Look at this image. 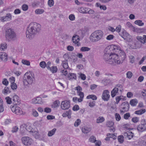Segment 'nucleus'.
<instances>
[{"mask_svg": "<svg viewBox=\"0 0 146 146\" xmlns=\"http://www.w3.org/2000/svg\"><path fill=\"white\" fill-rule=\"evenodd\" d=\"M10 108L12 111L17 115H21L24 114L25 113L23 112L21 108L17 106L16 105L13 106H11L10 107Z\"/></svg>", "mask_w": 146, "mask_h": 146, "instance_id": "obj_8", "label": "nucleus"}, {"mask_svg": "<svg viewBox=\"0 0 146 146\" xmlns=\"http://www.w3.org/2000/svg\"><path fill=\"white\" fill-rule=\"evenodd\" d=\"M110 92L108 90H105L103 92L102 98L104 101H108L110 99Z\"/></svg>", "mask_w": 146, "mask_h": 146, "instance_id": "obj_12", "label": "nucleus"}, {"mask_svg": "<svg viewBox=\"0 0 146 146\" xmlns=\"http://www.w3.org/2000/svg\"><path fill=\"white\" fill-rule=\"evenodd\" d=\"M104 35L103 32L100 30H98L93 32L90 36V41L92 42H96L101 40Z\"/></svg>", "mask_w": 146, "mask_h": 146, "instance_id": "obj_4", "label": "nucleus"}, {"mask_svg": "<svg viewBox=\"0 0 146 146\" xmlns=\"http://www.w3.org/2000/svg\"><path fill=\"white\" fill-rule=\"evenodd\" d=\"M40 66L42 68H45L46 66V62L44 61H42L40 62Z\"/></svg>", "mask_w": 146, "mask_h": 146, "instance_id": "obj_41", "label": "nucleus"}, {"mask_svg": "<svg viewBox=\"0 0 146 146\" xmlns=\"http://www.w3.org/2000/svg\"><path fill=\"white\" fill-rule=\"evenodd\" d=\"M49 70L52 72V73H56L57 71V68L56 66H53L51 67H50Z\"/></svg>", "mask_w": 146, "mask_h": 146, "instance_id": "obj_31", "label": "nucleus"}, {"mask_svg": "<svg viewBox=\"0 0 146 146\" xmlns=\"http://www.w3.org/2000/svg\"><path fill=\"white\" fill-rule=\"evenodd\" d=\"M22 142L24 145L29 146L33 143V140L31 138L27 136L23 137L21 138Z\"/></svg>", "mask_w": 146, "mask_h": 146, "instance_id": "obj_9", "label": "nucleus"}, {"mask_svg": "<svg viewBox=\"0 0 146 146\" xmlns=\"http://www.w3.org/2000/svg\"><path fill=\"white\" fill-rule=\"evenodd\" d=\"M119 54L113 53L110 55V56L105 61L108 63L113 65L122 63L126 58V56L124 51L119 50Z\"/></svg>", "mask_w": 146, "mask_h": 146, "instance_id": "obj_1", "label": "nucleus"}, {"mask_svg": "<svg viewBox=\"0 0 146 146\" xmlns=\"http://www.w3.org/2000/svg\"><path fill=\"white\" fill-rule=\"evenodd\" d=\"M48 6L50 7L52 6L54 4V0H49L48 1Z\"/></svg>", "mask_w": 146, "mask_h": 146, "instance_id": "obj_53", "label": "nucleus"}, {"mask_svg": "<svg viewBox=\"0 0 146 146\" xmlns=\"http://www.w3.org/2000/svg\"><path fill=\"white\" fill-rule=\"evenodd\" d=\"M107 136H110V138H113V139H116L117 137L115 135L112 133H108L107 134Z\"/></svg>", "mask_w": 146, "mask_h": 146, "instance_id": "obj_48", "label": "nucleus"}, {"mask_svg": "<svg viewBox=\"0 0 146 146\" xmlns=\"http://www.w3.org/2000/svg\"><path fill=\"white\" fill-rule=\"evenodd\" d=\"M119 35L125 41L130 42L132 40L131 36L125 30H123L122 31L120 32Z\"/></svg>", "mask_w": 146, "mask_h": 146, "instance_id": "obj_7", "label": "nucleus"}, {"mask_svg": "<svg viewBox=\"0 0 146 146\" xmlns=\"http://www.w3.org/2000/svg\"><path fill=\"white\" fill-rule=\"evenodd\" d=\"M117 139L119 142L123 143L124 141V137L122 135H119L117 137Z\"/></svg>", "mask_w": 146, "mask_h": 146, "instance_id": "obj_36", "label": "nucleus"}, {"mask_svg": "<svg viewBox=\"0 0 146 146\" xmlns=\"http://www.w3.org/2000/svg\"><path fill=\"white\" fill-rule=\"evenodd\" d=\"M145 109H141L140 110L136 111L135 112V113L138 115H141L145 112Z\"/></svg>", "mask_w": 146, "mask_h": 146, "instance_id": "obj_25", "label": "nucleus"}, {"mask_svg": "<svg viewBox=\"0 0 146 146\" xmlns=\"http://www.w3.org/2000/svg\"><path fill=\"white\" fill-rule=\"evenodd\" d=\"M91 130V129L90 128L86 127L84 129L83 128V133H87L89 132Z\"/></svg>", "mask_w": 146, "mask_h": 146, "instance_id": "obj_38", "label": "nucleus"}, {"mask_svg": "<svg viewBox=\"0 0 146 146\" xmlns=\"http://www.w3.org/2000/svg\"><path fill=\"white\" fill-rule=\"evenodd\" d=\"M89 141L92 142H95L97 141L96 138L93 136H92L89 139Z\"/></svg>", "mask_w": 146, "mask_h": 146, "instance_id": "obj_58", "label": "nucleus"}, {"mask_svg": "<svg viewBox=\"0 0 146 146\" xmlns=\"http://www.w3.org/2000/svg\"><path fill=\"white\" fill-rule=\"evenodd\" d=\"M132 121L134 123H136L139 121V118L138 117H135L132 118Z\"/></svg>", "mask_w": 146, "mask_h": 146, "instance_id": "obj_54", "label": "nucleus"}, {"mask_svg": "<svg viewBox=\"0 0 146 146\" xmlns=\"http://www.w3.org/2000/svg\"><path fill=\"white\" fill-rule=\"evenodd\" d=\"M68 78L69 80L73 79H75L76 78V76L75 74L73 73H69L68 74Z\"/></svg>", "mask_w": 146, "mask_h": 146, "instance_id": "obj_24", "label": "nucleus"}, {"mask_svg": "<svg viewBox=\"0 0 146 146\" xmlns=\"http://www.w3.org/2000/svg\"><path fill=\"white\" fill-rule=\"evenodd\" d=\"M19 129L18 127L17 126H14L12 128L11 131L12 133H15Z\"/></svg>", "mask_w": 146, "mask_h": 146, "instance_id": "obj_56", "label": "nucleus"}, {"mask_svg": "<svg viewBox=\"0 0 146 146\" xmlns=\"http://www.w3.org/2000/svg\"><path fill=\"white\" fill-rule=\"evenodd\" d=\"M12 100L13 104L16 105L19 104L20 103V100L19 97L16 95H14L13 97Z\"/></svg>", "mask_w": 146, "mask_h": 146, "instance_id": "obj_16", "label": "nucleus"}, {"mask_svg": "<svg viewBox=\"0 0 146 146\" xmlns=\"http://www.w3.org/2000/svg\"><path fill=\"white\" fill-rule=\"evenodd\" d=\"M51 109L48 107L45 108L44 109V111L46 113H49L51 112Z\"/></svg>", "mask_w": 146, "mask_h": 146, "instance_id": "obj_64", "label": "nucleus"}, {"mask_svg": "<svg viewBox=\"0 0 146 146\" xmlns=\"http://www.w3.org/2000/svg\"><path fill=\"white\" fill-rule=\"evenodd\" d=\"M5 37L9 40H14L16 38V34L13 29L8 27L5 29Z\"/></svg>", "mask_w": 146, "mask_h": 146, "instance_id": "obj_6", "label": "nucleus"}, {"mask_svg": "<svg viewBox=\"0 0 146 146\" xmlns=\"http://www.w3.org/2000/svg\"><path fill=\"white\" fill-rule=\"evenodd\" d=\"M41 26L36 22H31L28 27L26 31V36L29 39H31L32 35L38 33L40 30Z\"/></svg>", "mask_w": 146, "mask_h": 146, "instance_id": "obj_2", "label": "nucleus"}, {"mask_svg": "<svg viewBox=\"0 0 146 146\" xmlns=\"http://www.w3.org/2000/svg\"><path fill=\"white\" fill-rule=\"evenodd\" d=\"M119 89L118 88L115 87L111 91V95L112 97L113 98L116 95V94L118 92Z\"/></svg>", "mask_w": 146, "mask_h": 146, "instance_id": "obj_21", "label": "nucleus"}, {"mask_svg": "<svg viewBox=\"0 0 146 146\" xmlns=\"http://www.w3.org/2000/svg\"><path fill=\"white\" fill-rule=\"evenodd\" d=\"M113 122L111 121H108L106 123V125L108 127H111L113 126Z\"/></svg>", "mask_w": 146, "mask_h": 146, "instance_id": "obj_37", "label": "nucleus"}, {"mask_svg": "<svg viewBox=\"0 0 146 146\" xmlns=\"http://www.w3.org/2000/svg\"><path fill=\"white\" fill-rule=\"evenodd\" d=\"M81 120L80 119H77L74 123V126L75 127H77L80 124Z\"/></svg>", "mask_w": 146, "mask_h": 146, "instance_id": "obj_47", "label": "nucleus"}, {"mask_svg": "<svg viewBox=\"0 0 146 146\" xmlns=\"http://www.w3.org/2000/svg\"><path fill=\"white\" fill-rule=\"evenodd\" d=\"M28 85L32 84L35 80V78L34 77H32L30 75H28Z\"/></svg>", "mask_w": 146, "mask_h": 146, "instance_id": "obj_30", "label": "nucleus"}, {"mask_svg": "<svg viewBox=\"0 0 146 146\" xmlns=\"http://www.w3.org/2000/svg\"><path fill=\"white\" fill-rule=\"evenodd\" d=\"M71 111L69 110L68 111H66L65 113H63L62 115V116L63 117H68V118H70L71 117Z\"/></svg>", "mask_w": 146, "mask_h": 146, "instance_id": "obj_22", "label": "nucleus"}, {"mask_svg": "<svg viewBox=\"0 0 146 146\" xmlns=\"http://www.w3.org/2000/svg\"><path fill=\"white\" fill-rule=\"evenodd\" d=\"M11 86L12 89L13 90H16L17 88V85L15 83L12 82L11 83Z\"/></svg>", "mask_w": 146, "mask_h": 146, "instance_id": "obj_44", "label": "nucleus"}, {"mask_svg": "<svg viewBox=\"0 0 146 146\" xmlns=\"http://www.w3.org/2000/svg\"><path fill=\"white\" fill-rule=\"evenodd\" d=\"M28 75L26 73L23 77V82L25 86H28Z\"/></svg>", "mask_w": 146, "mask_h": 146, "instance_id": "obj_18", "label": "nucleus"}, {"mask_svg": "<svg viewBox=\"0 0 146 146\" xmlns=\"http://www.w3.org/2000/svg\"><path fill=\"white\" fill-rule=\"evenodd\" d=\"M89 31L88 28L87 27H84V30H83V35L84 34H88V32Z\"/></svg>", "mask_w": 146, "mask_h": 146, "instance_id": "obj_50", "label": "nucleus"}, {"mask_svg": "<svg viewBox=\"0 0 146 146\" xmlns=\"http://www.w3.org/2000/svg\"><path fill=\"white\" fill-rule=\"evenodd\" d=\"M133 45L134 46H133V48H140L142 46V44L139 41H137L133 43Z\"/></svg>", "mask_w": 146, "mask_h": 146, "instance_id": "obj_23", "label": "nucleus"}, {"mask_svg": "<svg viewBox=\"0 0 146 146\" xmlns=\"http://www.w3.org/2000/svg\"><path fill=\"white\" fill-rule=\"evenodd\" d=\"M67 62V60H66V61H63L62 62V64H63V67L65 69H67L68 67V66Z\"/></svg>", "mask_w": 146, "mask_h": 146, "instance_id": "obj_39", "label": "nucleus"}, {"mask_svg": "<svg viewBox=\"0 0 146 146\" xmlns=\"http://www.w3.org/2000/svg\"><path fill=\"white\" fill-rule=\"evenodd\" d=\"M87 99H92L93 100H96L97 99L96 96L94 95H90L87 96Z\"/></svg>", "mask_w": 146, "mask_h": 146, "instance_id": "obj_32", "label": "nucleus"}, {"mask_svg": "<svg viewBox=\"0 0 146 146\" xmlns=\"http://www.w3.org/2000/svg\"><path fill=\"white\" fill-rule=\"evenodd\" d=\"M145 123V119H142L141 121V123L139 124L137 127V129L138 131L140 132H142L145 130V127L144 126Z\"/></svg>", "mask_w": 146, "mask_h": 146, "instance_id": "obj_13", "label": "nucleus"}, {"mask_svg": "<svg viewBox=\"0 0 146 146\" xmlns=\"http://www.w3.org/2000/svg\"><path fill=\"white\" fill-rule=\"evenodd\" d=\"M59 105L60 103L59 101L56 100L54 102L53 105H52V106L53 107L55 108L59 106Z\"/></svg>", "mask_w": 146, "mask_h": 146, "instance_id": "obj_45", "label": "nucleus"}, {"mask_svg": "<svg viewBox=\"0 0 146 146\" xmlns=\"http://www.w3.org/2000/svg\"><path fill=\"white\" fill-rule=\"evenodd\" d=\"M130 117V115L129 113H127L124 115V118L125 119H128L129 117Z\"/></svg>", "mask_w": 146, "mask_h": 146, "instance_id": "obj_60", "label": "nucleus"}, {"mask_svg": "<svg viewBox=\"0 0 146 146\" xmlns=\"http://www.w3.org/2000/svg\"><path fill=\"white\" fill-rule=\"evenodd\" d=\"M115 117L116 120L117 121H119L121 119V117L120 115L117 113H116L115 114Z\"/></svg>", "mask_w": 146, "mask_h": 146, "instance_id": "obj_52", "label": "nucleus"}, {"mask_svg": "<svg viewBox=\"0 0 146 146\" xmlns=\"http://www.w3.org/2000/svg\"><path fill=\"white\" fill-rule=\"evenodd\" d=\"M121 109L120 110V113L121 114H123L125 112L128 111L129 108V105L127 102H126L123 103L121 104Z\"/></svg>", "mask_w": 146, "mask_h": 146, "instance_id": "obj_10", "label": "nucleus"}, {"mask_svg": "<svg viewBox=\"0 0 146 146\" xmlns=\"http://www.w3.org/2000/svg\"><path fill=\"white\" fill-rule=\"evenodd\" d=\"M104 120V118L103 117H100L97 119L96 122L97 123H101L103 122Z\"/></svg>", "mask_w": 146, "mask_h": 146, "instance_id": "obj_33", "label": "nucleus"}, {"mask_svg": "<svg viewBox=\"0 0 146 146\" xmlns=\"http://www.w3.org/2000/svg\"><path fill=\"white\" fill-rule=\"evenodd\" d=\"M127 136L128 138L129 139H131L133 136V134L132 132H128V133H125Z\"/></svg>", "mask_w": 146, "mask_h": 146, "instance_id": "obj_40", "label": "nucleus"}, {"mask_svg": "<svg viewBox=\"0 0 146 146\" xmlns=\"http://www.w3.org/2000/svg\"><path fill=\"white\" fill-rule=\"evenodd\" d=\"M56 129V128H54L52 130L49 131L48 133V135L49 137L52 136L55 133Z\"/></svg>", "mask_w": 146, "mask_h": 146, "instance_id": "obj_29", "label": "nucleus"}, {"mask_svg": "<svg viewBox=\"0 0 146 146\" xmlns=\"http://www.w3.org/2000/svg\"><path fill=\"white\" fill-rule=\"evenodd\" d=\"M80 39L79 36L77 35H75L73 36L72 39V41L75 44H76L78 46L80 45V43L79 42Z\"/></svg>", "mask_w": 146, "mask_h": 146, "instance_id": "obj_15", "label": "nucleus"}, {"mask_svg": "<svg viewBox=\"0 0 146 146\" xmlns=\"http://www.w3.org/2000/svg\"><path fill=\"white\" fill-rule=\"evenodd\" d=\"M22 62L23 64L27 66H29L30 65V62L28 60H22Z\"/></svg>", "mask_w": 146, "mask_h": 146, "instance_id": "obj_49", "label": "nucleus"}, {"mask_svg": "<svg viewBox=\"0 0 146 146\" xmlns=\"http://www.w3.org/2000/svg\"><path fill=\"white\" fill-rule=\"evenodd\" d=\"M2 83L3 84L6 86L8 84L9 82L7 81V79L4 78L3 79Z\"/></svg>", "mask_w": 146, "mask_h": 146, "instance_id": "obj_57", "label": "nucleus"}, {"mask_svg": "<svg viewBox=\"0 0 146 146\" xmlns=\"http://www.w3.org/2000/svg\"><path fill=\"white\" fill-rule=\"evenodd\" d=\"M127 77L128 78H131L132 76V73L130 71H128L126 73Z\"/></svg>", "mask_w": 146, "mask_h": 146, "instance_id": "obj_55", "label": "nucleus"}, {"mask_svg": "<svg viewBox=\"0 0 146 146\" xmlns=\"http://www.w3.org/2000/svg\"><path fill=\"white\" fill-rule=\"evenodd\" d=\"M80 98H78L76 97H74L73 98L72 100L75 102H76L77 101L79 102H81L82 101V97H80Z\"/></svg>", "mask_w": 146, "mask_h": 146, "instance_id": "obj_34", "label": "nucleus"}, {"mask_svg": "<svg viewBox=\"0 0 146 146\" xmlns=\"http://www.w3.org/2000/svg\"><path fill=\"white\" fill-rule=\"evenodd\" d=\"M5 99L6 100L7 103L8 104H10L12 102L11 101V98L9 96L6 97Z\"/></svg>", "mask_w": 146, "mask_h": 146, "instance_id": "obj_46", "label": "nucleus"}, {"mask_svg": "<svg viewBox=\"0 0 146 146\" xmlns=\"http://www.w3.org/2000/svg\"><path fill=\"white\" fill-rule=\"evenodd\" d=\"M120 48L117 45H111L107 46L104 50V58L105 60L110 56L111 54H112L113 52H119Z\"/></svg>", "mask_w": 146, "mask_h": 146, "instance_id": "obj_3", "label": "nucleus"}, {"mask_svg": "<svg viewBox=\"0 0 146 146\" xmlns=\"http://www.w3.org/2000/svg\"><path fill=\"white\" fill-rule=\"evenodd\" d=\"M116 88H118L119 89V90L120 91H121L123 90L122 89V85L120 84H118L116 85Z\"/></svg>", "mask_w": 146, "mask_h": 146, "instance_id": "obj_62", "label": "nucleus"}, {"mask_svg": "<svg viewBox=\"0 0 146 146\" xmlns=\"http://www.w3.org/2000/svg\"><path fill=\"white\" fill-rule=\"evenodd\" d=\"M7 54L4 52H0V58L3 61L6 62L7 60Z\"/></svg>", "mask_w": 146, "mask_h": 146, "instance_id": "obj_17", "label": "nucleus"}, {"mask_svg": "<svg viewBox=\"0 0 146 146\" xmlns=\"http://www.w3.org/2000/svg\"><path fill=\"white\" fill-rule=\"evenodd\" d=\"M33 102L34 103L42 104L43 102L42 101L41 98L38 97L34 99L33 100Z\"/></svg>", "mask_w": 146, "mask_h": 146, "instance_id": "obj_19", "label": "nucleus"}, {"mask_svg": "<svg viewBox=\"0 0 146 146\" xmlns=\"http://www.w3.org/2000/svg\"><path fill=\"white\" fill-rule=\"evenodd\" d=\"M134 23L139 26H143L144 25V23L142 22V21L140 20L135 21L134 22Z\"/></svg>", "mask_w": 146, "mask_h": 146, "instance_id": "obj_27", "label": "nucleus"}, {"mask_svg": "<svg viewBox=\"0 0 146 146\" xmlns=\"http://www.w3.org/2000/svg\"><path fill=\"white\" fill-rule=\"evenodd\" d=\"M96 102L93 101L90 102L88 106L91 108L94 107L95 105Z\"/></svg>", "mask_w": 146, "mask_h": 146, "instance_id": "obj_61", "label": "nucleus"}, {"mask_svg": "<svg viewBox=\"0 0 146 146\" xmlns=\"http://www.w3.org/2000/svg\"><path fill=\"white\" fill-rule=\"evenodd\" d=\"M3 93L5 94H7L8 93H10V91L8 87H5L3 91Z\"/></svg>", "mask_w": 146, "mask_h": 146, "instance_id": "obj_43", "label": "nucleus"}, {"mask_svg": "<svg viewBox=\"0 0 146 146\" xmlns=\"http://www.w3.org/2000/svg\"><path fill=\"white\" fill-rule=\"evenodd\" d=\"M69 18L71 21H73L75 20V17L73 14L70 15L69 16Z\"/></svg>", "mask_w": 146, "mask_h": 146, "instance_id": "obj_63", "label": "nucleus"}, {"mask_svg": "<svg viewBox=\"0 0 146 146\" xmlns=\"http://www.w3.org/2000/svg\"><path fill=\"white\" fill-rule=\"evenodd\" d=\"M104 35L103 32L100 30H98L93 32L90 36V41L92 42H96L101 40Z\"/></svg>", "mask_w": 146, "mask_h": 146, "instance_id": "obj_5", "label": "nucleus"}, {"mask_svg": "<svg viewBox=\"0 0 146 146\" xmlns=\"http://www.w3.org/2000/svg\"><path fill=\"white\" fill-rule=\"evenodd\" d=\"M7 44L6 43H4L1 44L0 45V50H4V49L7 48Z\"/></svg>", "mask_w": 146, "mask_h": 146, "instance_id": "obj_35", "label": "nucleus"}, {"mask_svg": "<svg viewBox=\"0 0 146 146\" xmlns=\"http://www.w3.org/2000/svg\"><path fill=\"white\" fill-rule=\"evenodd\" d=\"M32 114L34 116L36 117L38 116V113L35 110H33L32 111Z\"/></svg>", "mask_w": 146, "mask_h": 146, "instance_id": "obj_59", "label": "nucleus"}, {"mask_svg": "<svg viewBox=\"0 0 146 146\" xmlns=\"http://www.w3.org/2000/svg\"><path fill=\"white\" fill-rule=\"evenodd\" d=\"M22 8L24 11H26L28 9V6L27 4H23L22 6Z\"/></svg>", "mask_w": 146, "mask_h": 146, "instance_id": "obj_51", "label": "nucleus"}, {"mask_svg": "<svg viewBox=\"0 0 146 146\" xmlns=\"http://www.w3.org/2000/svg\"><path fill=\"white\" fill-rule=\"evenodd\" d=\"M137 103V100L136 99L131 100L130 102V104L132 106H136Z\"/></svg>", "mask_w": 146, "mask_h": 146, "instance_id": "obj_26", "label": "nucleus"}, {"mask_svg": "<svg viewBox=\"0 0 146 146\" xmlns=\"http://www.w3.org/2000/svg\"><path fill=\"white\" fill-rule=\"evenodd\" d=\"M32 135L35 138H39L38 133L37 132L35 131H30Z\"/></svg>", "mask_w": 146, "mask_h": 146, "instance_id": "obj_28", "label": "nucleus"}, {"mask_svg": "<svg viewBox=\"0 0 146 146\" xmlns=\"http://www.w3.org/2000/svg\"><path fill=\"white\" fill-rule=\"evenodd\" d=\"M61 108L63 110L68 109L70 106V102L69 100H64L61 102Z\"/></svg>", "mask_w": 146, "mask_h": 146, "instance_id": "obj_11", "label": "nucleus"}, {"mask_svg": "<svg viewBox=\"0 0 146 146\" xmlns=\"http://www.w3.org/2000/svg\"><path fill=\"white\" fill-rule=\"evenodd\" d=\"M12 17L10 13H7L6 16L0 17V20L2 22L9 21L11 19Z\"/></svg>", "mask_w": 146, "mask_h": 146, "instance_id": "obj_14", "label": "nucleus"}, {"mask_svg": "<svg viewBox=\"0 0 146 146\" xmlns=\"http://www.w3.org/2000/svg\"><path fill=\"white\" fill-rule=\"evenodd\" d=\"M44 11L43 9H37L35 11V13L36 14H42L44 12Z\"/></svg>", "mask_w": 146, "mask_h": 146, "instance_id": "obj_42", "label": "nucleus"}, {"mask_svg": "<svg viewBox=\"0 0 146 146\" xmlns=\"http://www.w3.org/2000/svg\"><path fill=\"white\" fill-rule=\"evenodd\" d=\"M75 88H76L75 90H77V94L80 96V97H82V92H81L82 90V88L78 86Z\"/></svg>", "mask_w": 146, "mask_h": 146, "instance_id": "obj_20", "label": "nucleus"}]
</instances>
